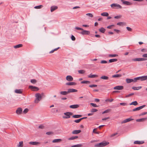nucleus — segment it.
<instances>
[{"instance_id": "obj_15", "label": "nucleus", "mask_w": 147, "mask_h": 147, "mask_svg": "<svg viewBox=\"0 0 147 147\" xmlns=\"http://www.w3.org/2000/svg\"><path fill=\"white\" fill-rule=\"evenodd\" d=\"M133 120V119H131V118H128V119H126L124 120H123V121L121 123H125L130 121Z\"/></svg>"}, {"instance_id": "obj_23", "label": "nucleus", "mask_w": 147, "mask_h": 147, "mask_svg": "<svg viewBox=\"0 0 147 147\" xmlns=\"http://www.w3.org/2000/svg\"><path fill=\"white\" fill-rule=\"evenodd\" d=\"M126 81L127 83H129L133 82V79L127 78L126 79Z\"/></svg>"}, {"instance_id": "obj_4", "label": "nucleus", "mask_w": 147, "mask_h": 147, "mask_svg": "<svg viewBox=\"0 0 147 147\" xmlns=\"http://www.w3.org/2000/svg\"><path fill=\"white\" fill-rule=\"evenodd\" d=\"M64 114L65 115L63 116V119H67L70 117V116L73 115V113L70 112H67L64 113Z\"/></svg>"}, {"instance_id": "obj_48", "label": "nucleus", "mask_w": 147, "mask_h": 147, "mask_svg": "<svg viewBox=\"0 0 147 147\" xmlns=\"http://www.w3.org/2000/svg\"><path fill=\"white\" fill-rule=\"evenodd\" d=\"M82 144H77L76 145H73L71 146V147H81L82 146Z\"/></svg>"}, {"instance_id": "obj_47", "label": "nucleus", "mask_w": 147, "mask_h": 147, "mask_svg": "<svg viewBox=\"0 0 147 147\" xmlns=\"http://www.w3.org/2000/svg\"><path fill=\"white\" fill-rule=\"evenodd\" d=\"M53 134V132L52 131H49L46 132V134L47 135H50Z\"/></svg>"}, {"instance_id": "obj_51", "label": "nucleus", "mask_w": 147, "mask_h": 147, "mask_svg": "<svg viewBox=\"0 0 147 147\" xmlns=\"http://www.w3.org/2000/svg\"><path fill=\"white\" fill-rule=\"evenodd\" d=\"M28 111V109H25L23 111V113L24 114H26L27 113Z\"/></svg>"}, {"instance_id": "obj_54", "label": "nucleus", "mask_w": 147, "mask_h": 147, "mask_svg": "<svg viewBox=\"0 0 147 147\" xmlns=\"http://www.w3.org/2000/svg\"><path fill=\"white\" fill-rule=\"evenodd\" d=\"M97 130V128H94L93 129V132L94 133L99 134V132L96 131Z\"/></svg>"}, {"instance_id": "obj_36", "label": "nucleus", "mask_w": 147, "mask_h": 147, "mask_svg": "<svg viewBox=\"0 0 147 147\" xmlns=\"http://www.w3.org/2000/svg\"><path fill=\"white\" fill-rule=\"evenodd\" d=\"M78 72L80 74H84V73L85 72V70H78Z\"/></svg>"}, {"instance_id": "obj_27", "label": "nucleus", "mask_w": 147, "mask_h": 147, "mask_svg": "<svg viewBox=\"0 0 147 147\" xmlns=\"http://www.w3.org/2000/svg\"><path fill=\"white\" fill-rule=\"evenodd\" d=\"M101 15L107 17L109 16V13L106 12H103L101 13Z\"/></svg>"}, {"instance_id": "obj_11", "label": "nucleus", "mask_w": 147, "mask_h": 147, "mask_svg": "<svg viewBox=\"0 0 147 147\" xmlns=\"http://www.w3.org/2000/svg\"><path fill=\"white\" fill-rule=\"evenodd\" d=\"M22 109L21 108H18L16 110V113L17 114H20L22 112Z\"/></svg>"}, {"instance_id": "obj_20", "label": "nucleus", "mask_w": 147, "mask_h": 147, "mask_svg": "<svg viewBox=\"0 0 147 147\" xmlns=\"http://www.w3.org/2000/svg\"><path fill=\"white\" fill-rule=\"evenodd\" d=\"M147 118H141L139 119H137L136 120V121L137 122H143L147 120Z\"/></svg>"}, {"instance_id": "obj_21", "label": "nucleus", "mask_w": 147, "mask_h": 147, "mask_svg": "<svg viewBox=\"0 0 147 147\" xmlns=\"http://www.w3.org/2000/svg\"><path fill=\"white\" fill-rule=\"evenodd\" d=\"M123 3L124 5H132V3L128 1H124L123 2Z\"/></svg>"}, {"instance_id": "obj_37", "label": "nucleus", "mask_w": 147, "mask_h": 147, "mask_svg": "<svg viewBox=\"0 0 147 147\" xmlns=\"http://www.w3.org/2000/svg\"><path fill=\"white\" fill-rule=\"evenodd\" d=\"M138 104V103L136 101H134V102H131L130 104V105H133L136 106V105H137Z\"/></svg>"}, {"instance_id": "obj_46", "label": "nucleus", "mask_w": 147, "mask_h": 147, "mask_svg": "<svg viewBox=\"0 0 147 147\" xmlns=\"http://www.w3.org/2000/svg\"><path fill=\"white\" fill-rule=\"evenodd\" d=\"M113 100V99H107L105 100V101L106 102H112Z\"/></svg>"}, {"instance_id": "obj_59", "label": "nucleus", "mask_w": 147, "mask_h": 147, "mask_svg": "<svg viewBox=\"0 0 147 147\" xmlns=\"http://www.w3.org/2000/svg\"><path fill=\"white\" fill-rule=\"evenodd\" d=\"M120 105L123 106H125L127 105V104L125 102L121 103H120Z\"/></svg>"}, {"instance_id": "obj_18", "label": "nucleus", "mask_w": 147, "mask_h": 147, "mask_svg": "<svg viewBox=\"0 0 147 147\" xmlns=\"http://www.w3.org/2000/svg\"><path fill=\"white\" fill-rule=\"evenodd\" d=\"M144 142L143 141H135L134 142V144H143L144 143Z\"/></svg>"}, {"instance_id": "obj_40", "label": "nucleus", "mask_w": 147, "mask_h": 147, "mask_svg": "<svg viewBox=\"0 0 147 147\" xmlns=\"http://www.w3.org/2000/svg\"><path fill=\"white\" fill-rule=\"evenodd\" d=\"M82 116L81 115H75L73 116V117L74 118H79Z\"/></svg>"}, {"instance_id": "obj_62", "label": "nucleus", "mask_w": 147, "mask_h": 147, "mask_svg": "<svg viewBox=\"0 0 147 147\" xmlns=\"http://www.w3.org/2000/svg\"><path fill=\"white\" fill-rule=\"evenodd\" d=\"M114 26V25H110V26H108L107 27V28H109V29H111L112 27H113Z\"/></svg>"}, {"instance_id": "obj_16", "label": "nucleus", "mask_w": 147, "mask_h": 147, "mask_svg": "<svg viewBox=\"0 0 147 147\" xmlns=\"http://www.w3.org/2000/svg\"><path fill=\"white\" fill-rule=\"evenodd\" d=\"M29 144L31 145H37L40 143L39 142H29Z\"/></svg>"}, {"instance_id": "obj_52", "label": "nucleus", "mask_w": 147, "mask_h": 147, "mask_svg": "<svg viewBox=\"0 0 147 147\" xmlns=\"http://www.w3.org/2000/svg\"><path fill=\"white\" fill-rule=\"evenodd\" d=\"M98 110L95 109H92L91 111V112L92 113L95 112L97 111Z\"/></svg>"}, {"instance_id": "obj_33", "label": "nucleus", "mask_w": 147, "mask_h": 147, "mask_svg": "<svg viewBox=\"0 0 147 147\" xmlns=\"http://www.w3.org/2000/svg\"><path fill=\"white\" fill-rule=\"evenodd\" d=\"M122 75L121 74H116L112 76L113 78H120L121 76Z\"/></svg>"}, {"instance_id": "obj_45", "label": "nucleus", "mask_w": 147, "mask_h": 147, "mask_svg": "<svg viewBox=\"0 0 147 147\" xmlns=\"http://www.w3.org/2000/svg\"><path fill=\"white\" fill-rule=\"evenodd\" d=\"M140 80L139 77H137V78H135L133 80V82H137L138 80Z\"/></svg>"}, {"instance_id": "obj_24", "label": "nucleus", "mask_w": 147, "mask_h": 147, "mask_svg": "<svg viewBox=\"0 0 147 147\" xmlns=\"http://www.w3.org/2000/svg\"><path fill=\"white\" fill-rule=\"evenodd\" d=\"M61 141L62 140L61 139H55L52 142L53 143H57L61 142Z\"/></svg>"}, {"instance_id": "obj_30", "label": "nucleus", "mask_w": 147, "mask_h": 147, "mask_svg": "<svg viewBox=\"0 0 147 147\" xmlns=\"http://www.w3.org/2000/svg\"><path fill=\"white\" fill-rule=\"evenodd\" d=\"M22 45L20 44H18L16 46H14V47L15 49H17L20 47H22Z\"/></svg>"}, {"instance_id": "obj_9", "label": "nucleus", "mask_w": 147, "mask_h": 147, "mask_svg": "<svg viewBox=\"0 0 147 147\" xmlns=\"http://www.w3.org/2000/svg\"><path fill=\"white\" fill-rule=\"evenodd\" d=\"M66 80L69 82L72 81L73 80V78L70 75H68L66 76Z\"/></svg>"}, {"instance_id": "obj_1", "label": "nucleus", "mask_w": 147, "mask_h": 147, "mask_svg": "<svg viewBox=\"0 0 147 147\" xmlns=\"http://www.w3.org/2000/svg\"><path fill=\"white\" fill-rule=\"evenodd\" d=\"M44 95V94L42 93L40 94L39 93H36L35 94L36 98L34 101L35 103H38L41 100L42 98V96Z\"/></svg>"}, {"instance_id": "obj_60", "label": "nucleus", "mask_w": 147, "mask_h": 147, "mask_svg": "<svg viewBox=\"0 0 147 147\" xmlns=\"http://www.w3.org/2000/svg\"><path fill=\"white\" fill-rule=\"evenodd\" d=\"M89 86L90 88H92V87H95L97 86V85H90Z\"/></svg>"}, {"instance_id": "obj_41", "label": "nucleus", "mask_w": 147, "mask_h": 147, "mask_svg": "<svg viewBox=\"0 0 147 147\" xmlns=\"http://www.w3.org/2000/svg\"><path fill=\"white\" fill-rule=\"evenodd\" d=\"M23 146V142L21 141L19 142V144L18 145V147H22Z\"/></svg>"}, {"instance_id": "obj_55", "label": "nucleus", "mask_w": 147, "mask_h": 147, "mask_svg": "<svg viewBox=\"0 0 147 147\" xmlns=\"http://www.w3.org/2000/svg\"><path fill=\"white\" fill-rule=\"evenodd\" d=\"M81 119H77V120H75L74 121L76 123H79L81 121Z\"/></svg>"}, {"instance_id": "obj_57", "label": "nucleus", "mask_w": 147, "mask_h": 147, "mask_svg": "<svg viewBox=\"0 0 147 147\" xmlns=\"http://www.w3.org/2000/svg\"><path fill=\"white\" fill-rule=\"evenodd\" d=\"M134 94V93H131V94H128V95H127L126 96V97H129L131 96H132Z\"/></svg>"}, {"instance_id": "obj_10", "label": "nucleus", "mask_w": 147, "mask_h": 147, "mask_svg": "<svg viewBox=\"0 0 147 147\" xmlns=\"http://www.w3.org/2000/svg\"><path fill=\"white\" fill-rule=\"evenodd\" d=\"M58 9V7L55 6H53L50 8V10L51 12H53Z\"/></svg>"}, {"instance_id": "obj_64", "label": "nucleus", "mask_w": 147, "mask_h": 147, "mask_svg": "<svg viewBox=\"0 0 147 147\" xmlns=\"http://www.w3.org/2000/svg\"><path fill=\"white\" fill-rule=\"evenodd\" d=\"M121 17V16H115L114 18L115 19H119Z\"/></svg>"}, {"instance_id": "obj_25", "label": "nucleus", "mask_w": 147, "mask_h": 147, "mask_svg": "<svg viewBox=\"0 0 147 147\" xmlns=\"http://www.w3.org/2000/svg\"><path fill=\"white\" fill-rule=\"evenodd\" d=\"M60 94L65 95L67 94H68V91H61L60 92Z\"/></svg>"}, {"instance_id": "obj_35", "label": "nucleus", "mask_w": 147, "mask_h": 147, "mask_svg": "<svg viewBox=\"0 0 147 147\" xmlns=\"http://www.w3.org/2000/svg\"><path fill=\"white\" fill-rule=\"evenodd\" d=\"M125 23L123 22H118L117 24V25L120 26H122L125 25Z\"/></svg>"}, {"instance_id": "obj_19", "label": "nucleus", "mask_w": 147, "mask_h": 147, "mask_svg": "<svg viewBox=\"0 0 147 147\" xmlns=\"http://www.w3.org/2000/svg\"><path fill=\"white\" fill-rule=\"evenodd\" d=\"M79 107V105H71L69 106L70 108L72 109L77 108H78Z\"/></svg>"}, {"instance_id": "obj_42", "label": "nucleus", "mask_w": 147, "mask_h": 147, "mask_svg": "<svg viewBox=\"0 0 147 147\" xmlns=\"http://www.w3.org/2000/svg\"><path fill=\"white\" fill-rule=\"evenodd\" d=\"M43 6L42 5H39L35 6L34 7V8L35 9H41L43 7Z\"/></svg>"}, {"instance_id": "obj_7", "label": "nucleus", "mask_w": 147, "mask_h": 147, "mask_svg": "<svg viewBox=\"0 0 147 147\" xmlns=\"http://www.w3.org/2000/svg\"><path fill=\"white\" fill-rule=\"evenodd\" d=\"M80 33L82 35H89L90 34V32L88 31L84 30L83 29V30Z\"/></svg>"}, {"instance_id": "obj_61", "label": "nucleus", "mask_w": 147, "mask_h": 147, "mask_svg": "<svg viewBox=\"0 0 147 147\" xmlns=\"http://www.w3.org/2000/svg\"><path fill=\"white\" fill-rule=\"evenodd\" d=\"M44 128V126L42 125H41L38 126V128L41 129H43Z\"/></svg>"}, {"instance_id": "obj_29", "label": "nucleus", "mask_w": 147, "mask_h": 147, "mask_svg": "<svg viewBox=\"0 0 147 147\" xmlns=\"http://www.w3.org/2000/svg\"><path fill=\"white\" fill-rule=\"evenodd\" d=\"M99 31L102 33H104L105 31V29L103 28H101L99 30Z\"/></svg>"}, {"instance_id": "obj_22", "label": "nucleus", "mask_w": 147, "mask_h": 147, "mask_svg": "<svg viewBox=\"0 0 147 147\" xmlns=\"http://www.w3.org/2000/svg\"><path fill=\"white\" fill-rule=\"evenodd\" d=\"M98 77V76L97 75H92L91 74H90L88 76V77L89 78H97Z\"/></svg>"}, {"instance_id": "obj_53", "label": "nucleus", "mask_w": 147, "mask_h": 147, "mask_svg": "<svg viewBox=\"0 0 147 147\" xmlns=\"http://www.w3.org/2000/svg\"><path fill=\"white\" fill-rule=\"evenodd\" d=\"M110 109H108L105 110L102 113V114H103L105 113H108L110 111Z\"/></svg>"}, {"instance_id": "obj_50", "label": "nucleus", "mask_w": 147, "mask_h": 147, "mask_svg": "<svg viewBox=\"0 0 147 147\" xmlns=\"http://www.w3.org/2000/svg\"><path fill=\"white\" fill-rule=\"evenodd\" d=\"M86 15L88 16L91 18H92L93 17V15L90 13H88L86 14Z\"/></svg>"}, {"instance_id": "obj_43", "label": "nucleus", "mask_w": 147, "mask_h": 147, "mask_svg": "<svg viewBox=\"0 0 147 147\" xmlns=\"http://www.w3.org/2000/svg\"><path fill=\"white\" fill-rule=\"evenodd\" d=\"M82 84H90V82L88 81H84L81 82Z\"/></svg>"}, {"instance_id": "obj_39", "label": "nucleus", "mask_w": 147, "mask_h": 147, "mask_svg": "<svg viewBox=\"0 0 147 147\" xmlns=\"http://www.w3.org/2000/svg\"><path fill=\"white\" fill-rule=\"evenodd\" d=\"M78 138V137L77 136H72L71 137L69 138L68 140H74L75 139H77Z\"/></svg>"}, {"instance_id": "obj_56", "label": "nucleus", "mask_w": 147, "mask_h": 147, "mask_svg": "<svg viewBox=\"0 0 147 147\" xmlns=\"http://www.w3.org/2000/svg\"><path fill=\"white\" fill-rule=\"evenodd\" d=\"M90 104L94 107H98V106L96 104L93 103H91Z\"/></svg>"}, {"instance_id": "obj_8", "label": "nucleus", "mask_w": 147, "mask_h": 147, "mask_svg": "<svg viewBox=\"0 0 147 147\" xmlns=\"http://www.w3.org/2000/svg\"><path fill=\"white\" fill-rule=\"evenodd\" d=\"M145 106H146L145 105H143L142 106H141L139 107L135 108L133 110V111H136L142 109L143 108L145 107Z\"/></svg>"}, {"instance_id": "obj_28", "label": "nucleus", "mask_w": 147, "mask_h": 147, "mask_svg": "<svg viewBox=\"0 0 147 147\" xmlns=\"http://www.w3.org/2000/svg\"><path fill=\"white\" fill-rule=\"evenodd\" d=\"M142 87V86H139V87H133L132 88L133 89H134V90H139Z\"/></svg>"}, {"instance_id": "obj_31", "label": "nucleus", "mask_w": 147, "mask_h": 147, "mask_svg": "<svg viewBox=\"0 0 147 147\" xmlns=\"http://www.w3.org/2000/svg\"><path fill=\"white\" fill-rule=\"evenodd\" d=\"M59 48H60L59 47H58L57 48L55 49H54L52 51H50L49 52V53L51 54V53H54V52L55 51H57V50Z\"/></svg>"}, {"instance_id": "obj_32", "label": "nucleus", "mask_w": 147, "mask_h": 147, "mask_svg": "<svg viewBox=\"0 0 147 147\" xmlns=\"http://www.w3.org/2000/svg\"><path fill=\"white\" fill-rule=\"evenodd\" d=\"M15 92L17 93L21 94L22 92V91L21 89H16L15 90Z\"/></svg>"}, {"instance_id": "obj_63", "label": "nucleus", "mask_w": 147, "mask_h": 147, "mask_svg": "<svg viewBox=\"0 0 147 147\" xmlns=\"http://www.w3.org/2000/svg\"><path fill=\"white\" fill-rule=\"evenodd\" d=\"M71 40L73 41H74L76 40L75 37L73 35L71 36Z\"/></svg>"}, {"instance_id": "obj_5", "label": "nucleus", "mask_w": 147, "mask_h": 147, "mask_svg": "<svg viewBox=\"0 0 147 147\" xmlns=\"http://www.w3.org/2000/svg\"><path fill=\"white\" fill-rule=\"evenodd\" d=\"M147 60L146 59L144 58H136L135 59H133L132 61H145Z\"/></svg>"}, {"instance_id": "obj_49", "label": "nucleus", "mask_w": 147, "mask_h": 147, "mask_svg": "<svg viewBox=\"0 0 147 147\" xmlns=\"http://www.w3.org/2000/svg\"><path fill=\"white\" fill-rule=\"evenodd\" d=\"M33 84H35L36 82V80L35 79H32L30 81Z\"/></svg>"}, {"instance_id": "obj_17", "label": "nucleus", "mask_w": 147, "mask_h": 147, "mask_svg": "<svg viewBox=\"0 0 147 147\" xmlns=\"http://www.w3.org/2000/svg\"><path fill=\"white\" fill-rule=\"evenodd\" d=\"M65 84L69 86H75L76 85V83L74 82H69L66 83Z\"/></svg>"}, {"instance_id": "obj_26", "label": "nucleus", "mask_w": 147, "mask_h": 147, "mask_svg": "<svg viewBox=\"0 0 147 147\" xmlns=\"http://www.w3.org/2000/svg\"><path fill=\"white\" fill-rule=\"evenodd\" d=\"M81 132V131L80 130H75L73 131L72 133L73 134H78L80 133Z\"/></svg>"}, {"instance_id": "obj_13", "label": "nucleus", "mask_w": 147, "mask_h": 147, "mask_svg": "<svg viewBox=\"0 0 147 147\" xmlns=\"http://www.w3.org/2000/svg\"><path fill=\"white\" fill-rule=\"evenodd\" d=\"M68 93L71 92H76L78 91V90L74 89H69L67 90Z\"/></svg>"}, {"instance_id": "obj_12", "label": "nucleus", "mask_w": 147, "mask_h": 147, "mask_svg": "<svg viewBox=\"0 0 147 147\" xmlns=\"http://www.w3.org/2000/svg\"><path fill=\"white\" fill-rule=\"evenodd\" d=\"M123 88V86H118L114 87V89L115 90H121Z\"/></svg>"}, {"instance_id": "obj_3", "label": "nucleus", "mask_w": 147, "mask_h": 147, "mask_svg": "<svg viewBox=\"0 0 147 147\" xmlns=\"http://www.w3.org/2000/svg\"><path fill=\"white\" fill-rule=\"evenodd\" d=\"M111 7L113 9H121L122 7L120 5L117 3H113L111 5Z\"/></svg>"}, {"instance_id": "obj_6", "label": "nucleus", "mask_w": 147, "mask_h": 147, "mask_svg": "<svg viewBox=\"0 0 147 147\" xmlns=\"http://www.w3.org/2000/svg\"><path fill=\"white\" fill-rule=\"evenodd\" d=\"M29 87L33 91H37L39 90L38 88L32 86H30Z\"/></svg>"}, {"instance_id": "obj_2", "label": "nucleus", "mask_w": 147, "mask_h": 147, "mask_svg": "<svg viewBox=\"0 0 147 147\" xmlns=\"http://www.w3.org/2000/svg\"><path fill=\"white\" fill-rule=\"evenodd\" d=\"M109 143V142H103L95 144V146L96 147H102L107 145Z\"/></svg>"}, {"instance_id": "obj_38", "label": "nucleus", "mask_w": 147, "mask_h": 147, "mask_svg": "<svg viewBox=\"0 0 147 147\" xmlns=\"http://www.w3.org/2000/svg\"><path fill=\"white\" fill-rule=\"evenodd\" d=\"M100 78L103 80H107L109 79V77L107 76H101Z\"/></svg>"}, {"instance_id": "obj_14", "label": "nucleus", "mask_w": 147, "mask_h": 147, "mask_svg": "<svg viewBox=\"0 0 147 147\" xmlns=\"http://www.w3.org/2000/svg\"><path fill=\"white\" fill-rule=\"evenodd\" d=\"M140 80L141 81H143L147 80V76L139 77Z\"/></svg>"}, {"instance_id": "obj_58", "label": "nucleus", "mask_w": 147, "mask_h": 147, "mask_svg": "<svg viewBox=\"0 0 147 147\" xmlns=\"http://www.w3.org/2000/svg\"><path fill=\"white\" fill-rule=\"evenodd\" d=\"M75 29L77 30H81V31H82V30H83V29H82V28L77 27H75Z\"/></svg>"}, {"instance_id": "obj_44", "label": "nucleus", "mask_w": 147, "mask_h": 147, "mask_svg": "<svg viewBox=\"0 0 147 147\" xmlns=\"http://www.w3.org/2000/svg\"><path fill=\"white\" fill-rule=\"evenodd\" d=\"M110 57H115L118 56V55L117 54H110L109 55Z\"/></svg>"}, {"instance_id": "obj_34", "label": "nucleus", "mask_w": 147, "mask_h": 147, "mask_svg": "<svg viewBox=\"0 0 147 147\" xmlns=\"http://www.w3.org/2000/svg\"><path fill=\"white\" fill-rule=\"evenodd\" d=\"M117 59H110L109 60V63H112L113 62L117 61Z\"/></svg>"}]
</instances>
